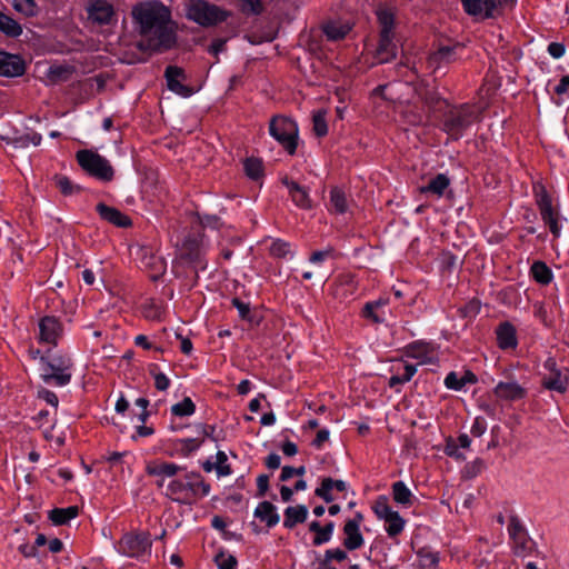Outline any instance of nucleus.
<instances>
[{
  "instance_id": "f3484780",
  "label": "nucleus",
  "mask_w": 569,
  "mask_h": 569,
  "mask_svg": "<svg viewBox=\"0 0 569 569\" xmlns=\"http://www.w3.org/2000/svg\"><path fill=\"white\" fill-rule=\"evenodd\" d=\"M281 183L288 188L289 196L293 203L303 210L312 209V200L309 191L298 182L289 179L287 176L281 179Z\"/></svg>"
},
{
  "instance_id": "7c9ffc66",
  "label": "nucleus",
  "mask_w": 569,
  "mask_h": 569,
  "mask_svg": "<svg viewBox=\"0 0 569 569\" xmlns=\"http://www.w3.org/2000/svg\"><path fill=\"white\" fill-rule=\"evenodd\" d=\"M79 515L78 506H69L67 508H53L49 511L48 518L56 526L67 525L71 519Z\"/></svg>"
},
{
  "instance_id": "a19ab883",
  "label": "nucleus",
  "mask_w": 569,
  "mask_h": 569,
  "mask_svg": "<svg viewBox=\"0 0 569 569\" xmlns=\"http://www.w3.org/2000/svg\"><path fill=\"white\" fill-rule=\"evenodd\" d=\"M350 31V28L346 24H339L336 22H329L323 26V33L328 38V40L331 41H338L343 39L348 32Z\"/></svg>"
},
{
  "instance_id": "680f3d73",
  "label": "nucleus",
  "mask_w": 569,
  "mask_h": 569,
  "mask_svg": "<svg viewBox=\"0 0 569 569\" xmlns=\"http://www.w3.org/2000/svg\"><path fill=\"white\" fill-rule=\"evenodd\" d=\"M217 462H216V471L219 477H224L231 475L232 470L229 465H227L228 457L224 451L217 452Z\"/></svg>"
},
{
  "instance_id": "5fc2aeb1",
  "label": "nucleus",
  "mask_w": 569,
  "mask_h": 569,
  "mask_svg": "<svg viewBox=\"0 0 569 569\" xmlns=\"http://www.w3.org/2000/svg\"><path fill=\"white\" fill-rule=\"evenodd\" d=\"M231 305L238 310L239 317L242 320H246L250 323H258L259 321L254 318V316L251 313L250 305L247 302H243L239 298H233L231 300Z\"/></svg>"
},
{
  "instance_id": "052dcab7",
  "label": "nucleus",
  "mask_w": 569,
  "mask_h": 569,
  "mask_svg": "<svg viewBox=\"0 0 569 569\" xmlns=\"http://www.w3.org/2000/svg\"><path fill=\"white\" fill-rule=\"evenodd\" d=\"M373 511L379 519L386 520L395 510L388 505L386 497H380L373 506Z\"/></svg>"
},
{
  "instance_id": "58836bf2",
  "label": "nucleus",
  "mask_w": 569,
  "mask_h": 569,
  "mask_svg": "<svg viewBox=\"0 0 569 569\" xmlns=\"http://www.w3.org/2000/svg\"><path fill=\"white\" fill-rule=\"evenodd\" d=\"M0 19V32L7 37L18 38L22 33V27L11 17L2 13Z\"/></svg>"
},
{
  "instance_id": "bb28decb",
  "label": "nucleus",
  "mask_w": 569,
  "mask_h": 569,
  "mask_svg": "<svg viewBox=\"0 0 569 569\" xmlns=\"http://www.w3.org/2000/svg\"><path fill=\"white\" fill-rule=\"evenodd\" d=\"M283 527L293 529L298 523H303L308 518V508L305 505L290 506L283 512Z\"/></svg>"
},
{
  "instance_id": "864d4df0",
  "label": "nucleus",
  "mask_w": 569,
  "mask_h": 569,
  "mask_svg": "<svg viewBox=\"0 0 569 569\" xmlns=\"http://www.w3.org/2000/svg\"><path fill=\"white\" fill-rule=\"evenodd\" d=\"M14 10L26 17H33L38 12V6L34 0H12Z\"/></svg>"
},
{
  "instance_id": "2eb2a0df",
  "label": "nucleus",
  "mask_w": 569,
  "mask_h": 569,
  "mask_svg": "<svg viewBox=\"0 0 569 569\" xmlns=\"http://www.w3.org/2000/svg\"><path fill=\"white\" fill-rule=\"evenodd\" d=\"M403 352L408 358L418 360L420 365L435 362V348L431 343L422 340L410 342L403 348Z\"/></svg>"
},
{
  "instance_id": "c9c22d12",
  "label": "nucleus",
  "mask_w": 569,
  "mask_h": 569,
  "mask_svg": "<svg viewBox=\"0 0 569 569\" xmlns=\"http://www.w3.org/2000/svg\"><path fill=\"white\" fill-rule=\"evenodd\" d=\"M393 500L405 507L412 505L413 495L403 481H396L391 486Z\"/></svg>"
},
{
  "instance_id": "b1692460",
  "label": "nucleus",
  "mask_w": 569,
  "mask_h": 569,
  "mask_svg": "<svg viewBox=\"0 0 569 569\" xmlns=\"http://www.w3.org/2000/svg\"><path fill=\"white\" fill-rule=\"evenodd\" d=\"M253 516L261 522H264L268 528H272L280 521V516L277 512L276 506L270 501H261L254 509Z\"/></svg>"
},
{
  "instance_id": "79ce46f5",
  "label": "nucleus",
  "mask_w": 569,
  "mask_h": 569,
  "mask_svg": "<svg viewBox=\"0 0 569 569\" xmlns=\"http://www.w3.org/2000/svg\"><path fill=\"white\" fill-rule=\"evenodd\" d=\"M458 48H461V46H442L436 52L432 53L431 60L438 63H450L456 60V50Z\"/></svg>"
},
{
  "instance_id": "49530a36",
  "label": "nucleus",
  "mask_w": 569,
  "mask_h": 569,
  "mask_svg": "<svg viewBox=\"0 0 569 569\" xmlns=\"http://www.w3.org/2000/svg\"><path fill=\"white\" fill-rule=\"evenodd\" d=\"M202 443L203 439L199 437L177 440V445H179L178 450L183 457H189L193 451L198 450Z\"/></svg>"
},
{
  "instance_id": "4468645a",
  "label": "nucleus",
  "mask_w": 569,
  "mask_h": 569,
  "mask_svg": "<svg viewBox=\"0 0 569 569\" xmlns=\"http://www.w3.org/2000/svg\"><path fill=\"white\" fill-rule=\"evenodd\" d=\"M26 72V63L18 54L0 50V76L7 78L20 77Z\"/></svg>"
},
{
  "instance_id": "1a4fd4ad",
  "label": "nucleus",
  "mask_w": 569,
  "mask_h": 569,
  "mask_svg": "<svg viewBox=\"0 0 569 569\" xmlns=\"http://www.w3.org/2000/svg\"><path fill=\"white\" fill-rule=\"evenodd\" d=\"M533 192L542 221L549 227L552 236L558 238L560 236L561 226L558 222V212L552 207V199L549 192L542 184L533 187Z\"/></svg>"
},
{
  "instance_id": "0eeeda50",
  "label": "nucleus",
  "mask_w": 569,
  "mask_h": 569,
  "mask_svg": "<svg viewBox=\"0 0 569 569\" xmlns=\"http://www.w3.org/2000/svg\"><path fill=\"white\" fill-rule=\"evenodd\" d=\"M76 159L80 168L98 181L108 183L114 179V169L110 161L97 151L81 149L77 151Z\"/></svg>"
},
{
  "instance_id": "ea45409f",
  "label": "nucleus",
  "mask_w": 569,
  "mask_h": 569,
  "mask_svg": "<svg viewBox=\"0 0 569 569\" xmlns=\"http://www.w3.org/2000/svg\"><path fill=\"white\" fill-rule=\"evenodd\" d=\"M385 521L387 523L386 531L389 537H397L405 529L406 520L398 511H393Z\"/></svg>"
},
{
  "instance_id": "20e7f679",
  "label": "nucleus",
  "mask_w": 569,
  "mask_h": 569,
  "mask_svg": "<svg viewBox=\"0 0 569 569\" xmlns=\"http://www.w3.org/2000/svg\"><path fill=\"white\" fill-rule=\"evenodd\" d=\"M184 10L186 18L202 28L217 27L233 16L232 11L208 0H189Z\"/></svg>"
},
{
  "instance_id": "603ef678",
  "label": "nucleus",
  "mask_w": 569,
  "mask_h": 569,
  "mask_svg": "<svg viewBox=\"0 0 569 569\" xmlns=\"http://www.w3.org/2000/svg\"><path fill=\"white\" fill-rule=\"evenodd\" d=\"M313 132L317 137L322 138L328 133V124L326 120V111L319 110L312 117Z\"/></svg>"
},
{
  "instance_id": "de8ad7c7",
  "label": "nucleus",
  "mask_w": 569,
  "mask_h": 569,
  "mask_svg": "<svg viewBox=\"0 0 569 569\" xmlns=\"http://www.w3.org/2000/svg\"><path fill=\"white\" fill-rule=\"evenodd\" d=\"M170 411L176 417H189L194 413L196 405L191 398L186 397L182 401L174 403Z\"/></svg>"
},
{
  "instance_id": "dca6fc26",
  "label": "nucleus",
  "mask_w": 569,
  "mask_h": 569,
  "mask_svg": "<svg viewBox=\"0 0 569 569\" xmlns=\"http://www.w3.org/2000/svg\"><path fill=\"white\" fill-rule=\"evenodd\" d=\"M463 10L467 14L483 19L493 18V12L500 4V0H461Z\"/></svg>"
},
{
  "instance_id": "9b49d317",
  "label": "nucleus",
  "mask_w": 569,
  "mask_h": 569,
  "mask_svg": "<svg viewBox=\"0 0 569 569\" xmlns=\"http://www.w3.org/2000/svg\"><path fill=\"white\" fill-rule=\"evenodd\" d=\"M415 91L420 101L428 109L429 117L432 121L450 103L447 99L440 96L437 89L429 87L427 83L418 84Z\"/></svg>"
},
{
  "instance_id": "c03bdc74",
  "label": "nucleus",
  "mask_w": 569,
  "mask_h": 569,
  "mask_svg": "<svg viewBox=\"0 0 569 569\" xmlns=\"http://www.w3.org/2000/svg\"><path fill=\"white\" fill-rule=\"evenodd\" d=\"M213 561L218 569H237L238 566L237 558L223 549L216 553Z\"/></svg>"
},
{
  "instance_id": "4be33fe9",
  "label": "nucleus",
  "mask_w": 569,
  "mask_h": 569,
  "mask_svg": "<svg viewBox=\"0 0 569 569\" xmlns=\"http://www.w3.org/2000/svg\"><path fill=\"white\" fill-rule=\"evenodd\" d=\"M568 372V369H566V373H563L561 369H558L555 372H549L548 375H545L541 379L542 387L550 391L565 393L569 386Z\"/></svg>"
},
{
  "instance_id": "f03ea898",
  "label": "nucleus",
  "mask_w": 569,
  "mask_h": 569,
  "mask_svg": "<svg viewBox=\"0 0 569 569\" xmlns=\"http://www.w3.org/2000/svg\"><path fill=\"white\" fill-rule=\"evenodd\" d=\"M477 121H479V112L470 103H449L433 120L436 127L452 141L460 140Z\"/></svg>"
},
{
  "instance_id": "393cba45",
  "label": "nucleus",
  "mask_w": 569,
  "mask_h": 569,
  "mask_svg": "<svg viewBox=\"0 0 569 569\" xmlns=\"http://www.w3.org/2000/svg\"><path fill=\"white\" fill-rule=\"evenodd\" d=\"M345 539L342 541L343 548H346L349 551L358 550L360 549L365 539L360 531V528L357 527V525L346 523L342 528Z\"/></svg>"
},
{
  "instance_id": "f8f14e48",
  "label": "nucleus",
  "mask_w": 569,
  "mask_h": 569,
  "mask_svg": "<svg viewBox=\"0 0 569 569\" xmlns=\"http://www.w3.org/2000/svg\"><path fill=\"white\" fill-rule=\"evenodd\" d=\"M39 343H47L57 347L63 336V325L54 316H44L40 318L39 323Z\"/></svg>"
},
{
  "instance_id": "a18cd8bd",
  "label": "nucleus",
  "mask_w": 569,
  "mask_h": 569,
  "mask_svg": "<svg viewBox=\"0 0 569 569\" xmlns=\"http://www.w3.org/2000/svg\"><path fill=\"white\" fill-rule=\"evenodd\" d=\"M269 253L273 258L283 259L292 256L291 244L282 239H276L271 242Z\"/></svg>"
},
{
  "instance_id": "e2e57ef3",
  "label": "nucleus",
  "mask_w": 569,
  "mask_h": 569,
  "mask_svg": "<svg viewBox=\"0 0 569 569\" xmlns=\"http://www.w3.org/2000/svg\"><path fill=\"white\" fill-rule=\"evenodd\" d=\"M70 70L66 66H52L49 68L48 78L53 81H64L68 78Z\"/></svg>"
},
{
  "instance_id": "cd10ccee",
  "label": "nucleus",
  "mask_w": 569,
  "mask_h": 569,
  "mask_svg": "<svg viewBox=\"0 0 569 569\" xmlns=\"http://www.w3.org/2000/svg\"><path fill=\"white\" fill-rule=\"evenodd\" d=\"M348 551L346 548L340 547L327 549L321 558H317V569H333L332 562L341 563L348 559Z\"/></svg>"
},
{
  "instance_id": "5701e85b",
  "label": "nucleus",
  "mask_w": 569,
  "mask_h": 569,
  "mask_svg": "<svg viewBox=\"0 0 569 569\" xmlns=\"http://www.w3.org/2000/svg\"><path fill=\"white\" fill-rule=\"evenodd\" d=\"M398 53L397 43L393 41V33L379 34L377 58L380 63H387L396 59Z\"/></svg>"
},
{
  "instance_id": "aec40b11",
  "label": "nucleus",
  "mask_w": 569,
  "mask_h": 569,
  "mask_svg": "<svg viewBox=\"0 0 569 569\" xmlns=\"http://www.w3.org/2000/svg\"><path fill=\"white\" fill-rule=\"evenodd\" d=\"M96 211L102 220L116 227L128 228L132 224L131 219L127 214L122 213L119 209L114 207L107 206L103 202H99L96 206Z\"/></svg>"
},
{
  "instance_id": "69168bd1",
  "label": "nucleus",
  "mask_w": 569,
  "mask_h": 569,
  "mask_svg": "<svg viewBox=\"0 0 569 569\" xmlns=\"http://www.w3.org/2000/svg\"><path fill=\"white\" fill-rule=\"evenodd\" d=\"M461 381V377L456 371H450L445 378V386L447 389L460 391L465 387Z\"/></svg>"
},
{
  "instance_id": "f257e3e1",
  "label": "nucleus",
  "mask_w": 569,
  "mask_h": 569,
  "mask_svg": "<svg viewBox=\"0 0 569 569\" xmlns=\"http://www.w3.org/2000/svg\"><path fill=\"white\" fill-rule=\"evenodd\" d=\"M131 17L141 36L138 48L143 51L162 53L177 44V23L171 10L159 0L136 3Z\"/></svg>"
},
{
  "instance_id": "2f4dec72",
  "label": "nucleus",
  "mask_w": 569,
  "mask_h": 569,
  "mask_svg": "<svg viewBox=\"0 0 569 569\" xmlns=\"http://www.w3.org/2000/svg\"><path fill=\"white\" fill-rule=\"evenodd\" d=\"M8 144H11L16 149L28 148L30 144L39 146L42 141L40 133L36 131L26 132L22 134H16L6 139Z\"/></svg>"
},
{
  "instance_id": "0e129e2a",
  "label": "nucleus",
  "mask_w": 569,
  "mask_h": 569,
  "mask_svg": "<svg viewBox=\"0 0 569 569\" xmlns=\"http://www.w3.org/2000/svg\"><path fill=\"white\" fill-rule=\"evenodd\" d=\"M198 436H201L204 440V438H208L214 442H218L220 437L216 432V426L213 425H206V423H199L196 426Z\"/></svg>"
},
{
  "instance_id": "8fccbe9b",
  "label": "nucleus",
  "mask_w": 569,
  "mask_h": 569,
  "mask_svg": "<svg viewBox=\"0 0 569 569\" xmlns=\"http://www.w3.org/2000/svg\"><path fill=\"white\" fill-rule=\"evenodd\" d=\"M158 365L151 363L149 366V373L154 379V387L159 391H166L170 387V379L163 373L160 372Z\"/></svg>"
},
{
  "instance_id": "ddd939ff",
  "label": "nucleus",
  "mask_w": 569,
  "mask_h": 569,
  "mask_svg": "<svg viewBox=\"0 0 569 569\" xmlns=\"http://www.w3.org/2000/svg\"><path fill=\"white\" fill-rule=\"evenodd\" d=\"M164 79L168 89L182 98H189L196 93L192 87L182 83V81L187 80V74L181 67L168 66L164 70Z\"/></svg>"
},
{
  "instance_id": "13d9d810",
  "label": "nucleus",
  "mask_w": 569,
  "mask_h": 569,
  "mask_svg": "<svg viewBox=\"0 0 569 569\" xmlns=\"http://www.w3.org/2000/svg\"><path fill=\"white\" fill-rule=\"evenodd\" d=\"M240 9L244 14L258 16L262 12L263 6L261 0H239Z\"/></svg>"
},
{
  "instance_id": "774afa93",
  "label": "nucleus",
  "mask_w": 569,
  "mask_h": 569,
  "mask_svg": "<svg viewBox=\"0 0 569 569\" xmlns=\"http://www.w3.org/2000/svg\"><path fill=\"white\" fill-rule=\"evenodd\" d=\"M481 309V303L478 299H472L469 302L465 305V307L461 309V312L465 317H476Z\"/></svg>"
},
{
  "instance_id": "09e8293b",
  "label": "nucleus",
  "mask_w": 569,
  "mask_h": 569,
  "mask_svg": "<svg viewBox=\"0 0 569 569\" xmlns=\"http://www.w3.org/2000/svg\"><path fill=\"white\" fill-rule=\"evenodd\" d=\"M417 556L419 558V566L422 569L437 567L440 560L438 552H433L427 548H421L417 552Z\"/></svg>"
},
{
  "instance_id": "c756f323",
  "label": "nucleus",
  "mask_w": 569,
  "mask_h": 569,
  "mask_svg": "<svg viewBox=\"0 0 569 569\" xmlns=\"http://www.w3.org/2000/svg\"><path fill=\"white\" fill-rule=\"evenodd\" d=\"M450 186V179L445 173H438L429 180L426 186L419 188L420 193H432L437 197H442L446 189Z\"/></svg>"
},
{
  "instance_id": "473e14b6",
  "label": "nucleus",
  "mask_w": 569,
  "mask_h": 569,
  "mask_svg": "<svg viewBox=\"0 0 569 569\" xmlns=\"http://www.w3.org/2000/svg\"><path fill=\"white\" fill-rule=\"evenodd\" d=\"M530 273L535 281L543 286L549 284L553 279L551 269L546 262L540 260H537L531 264Z\"/></svg>"
},
{
  "instance_id": "a878e982",
  "label": "nucleus",
  "mask_w": 569,
  "mask_h": 569,
  "mask_svg": "<svg viewBox=\"0 0 569 569\" xmlns=\"http://www.w3.org/2000/svg\"><path fill=\"white\" fill-rule=\"evenodd\" d=\"M186 468L179 465H176L173 462H149L146 467V472L148 476H154V477H173L179 471L184 470Z\"/></svg>"
},
{
  "instance_id": "423d86ee",
  "label": "nucleus",
  "mask_w": 569,
  "mask_h": 569,
  "mask_svg": "<svg viewBox=\"0 0 569 569\" xmlns=\"http://www.w3.org/2000/svg\"><path fill=\"white\" fill-rule=\"evenodd\" d=\"M203 240V233L190 232L183 238L182 243L179 247V258L188 262L193 269L194 283H197L199 279V271H204L207 269V260L204 258L207 249Z\"/></svg>"
},
{
  "instance_id": "6e6552de",
  "label": "nucleus",
  "mask_w": 569,
  "mask_h": 569,
  "mask_svg": "<svg viewBox=\"0 0 569 569\" xmlns=\"http://www.w3.org/2000/svg\"><path fill=\"white\" fill-rule=\"evenodd\" d=\"M269 133L290 156L296 153L299 136L295 120L283 116L272 117L269 122Z\"/></svg>"
},
{
  "instance_id": "c85d7f7f",
  "label": "nucleus",
  "mask_w": 569,
  "mask_h": 569,
  "mask_svg": "<svg viewBox=\"0 0 569 569\" xmlns=\"http://www.w3.org/2000/svg\"><path fill=\"white\" fill-rule=\"evenodd\" d=\"M348 207V197L343 189L339 187L331 188L328 210L336 214H343Z\"/></svg>"
},
{
  "instance_id": "338daca9",
  "label": "nucleus",
  "mask_w": 569,
  "mask_h": 569,
  "mask_svg": "<svg viewBox=\"0 0 569 569\" xmlns=\"http://www.w3.org/2000/svg\"><path fill=\"white\" fill-rule=\"evenodd\" d=\"M149 403L150 402L147 398H138L134 401V405L141 408L140 412L136 415L138 421L141 423H146L150 417V411L148 410Z\"/></svg>"
},
{
  "instance_id": "4c0bfd02",
  "label": "nucleus",
  "mask_w": 569,
  "mask_h": 569,
  "mask_svg": "<svg viewBox=\"0 0 569 569\" xmlns=\"http://www.w3.org/2000/svg\"><path fill=\"white\" fill-rule=\"evenodd\" d=\"M53 182L59 191L66 197L80 193L83 190L80 184L73 183L67 176L63 174H56L53 177Z\"/></svg>"
},
{
  "instance_id": "72a5a7b5",
  "label": "nucleus",
  "mask_w": 569,
  "mask_h": 569,
  "mask_svg": "<svg viewBox=\"0 0 569 569\" xmlns=\"http://www.w3.org/2000/svg\"><path fill=\"white\" fill-rule=\"evenodd\" d=\"M386 305L387 300L383 299L368 301L361 310V317L370 320L373 323H382L385 318L379 313L378 310Z\"/></svg>"
},
{
  "instance_id": "412c9836",
  "label": "nucleus",
  "mask_w": 569,
  "mask_h": 569,
  "mask_svg": "<svg viewBox=\"0 0 569 569\" xmlns=\"http://www.w3.org/2000/svg\"><path fill=\"white\" fill-rule=\"evenodd\" d=\"M497 345L502 350L515 349L518 346L516 327L509 322H501L496 329Z\"/></svg>"
},
{
  "instance_id": "a211bd4d",
  "label": "nucleus",
  "mask_w": 569,
  "mask_h": 569,
  "mask_svg": "<svg viewBox=\"0 0 569 569\" xmlns=\"http://www.w3.org/2000/svg\"><path fill=\"white\" fill-rule=\"evenodd\" d=\"M114 9L107 0H94L88 7L89 18L98 24H109L114 17Z\"/></svg>"
},
{
  "instance_id": "4d7b16f0",
  "label": "nucleus",
  "mask_w": 569,
  "mask_h": 569,
  "mask_svg": "<svg viewBox=\"0 0 569 569\" xmlns=\"http://www.w3.org/2000/svg\"><path fill=\"white\" fill-rule=\"evenodd\" d=\"M486 468V463L482 459L477 458L473 461L467 463L463 468V476L467 479L476 478Z\"/></svg>"
},
{
  "instance_id": "f704fd0d",
  "label": "nucleus",
  "mask_w": 569,
  "mask_h": 569,
  "mask_svg": "<svg viewBox=\"0 0 569 569\" xmlns=\"http://www.w3.org/2000/svg\"><path fill=\"white\" fill-rule=\"evenodd\" d=\"M416 372H417L416 365H409V363L405 365L402 373H396L389 378L388 387L391 389H395L397 392H399L400 389L398 387L409 382L412 379V377L416 375Z\"/></svg>"
},
{
  "instance_id": "6ab92c4d",
  "label": "nucleus",
  "mask_w": 569,
  "mask_h": 569,
  "mask_svg": "<svg viewBox=\"0 0 569 569\" xmlns=\"http://www.w3.org/2000/svg\"><path fill=\"white\" fill-rule=\"evenodd\" d=\"M493 395L501 400L518 401L527 397V389L515 381H500L493 388Z\"/></svg>"
},
{
  "instance_id": "39448f33",
  "label": "nucleus",
  "mask_w": 569,
  "mask_h": 569,
  "mask_svg": "<svg viewBox=\"0 0 569 569\" xmlns=\"http://www.w3.org/2000/svg\"><path fill=\"white\" fill-rule=\"evenodd\" d=\"M41 379L48 385L64 387L70 383L72 378L73 361L67 353H56L53 356H41Z\"/></svg>"
},
{
  "instance_id": "bf43d9fd",
  "label": "nucleus",
  "mask_w": 569,
  "mask_h": 569,
  "mask_svg": "<svg viewBox=\"0 0 569 569\" xmlns=\"http://www.w3.org/2000/svg\"><path fill=\"white\" fill-rule=\"evenodd\" d=\"M163 313V309L154 300H150L143 306V316L150 320H160Z\"/></svg>"
},
{
  "instance_id": "3c124183",
  "label": "nucleus",
  "mask_w": 569,
  "mask_h": 569,
  "mask_svg": "<svg viewBox=\"0 0 569 569\" xmlns=\"http://www.w3.org/2000/svg\"><path fill=\"white\" fill-rule=\"evenodd\" d=\"M332 483L331 478L326 477L322 478L320 486L315 490V495L322 499L325 502L330 503L335 500V497L332 495Z\"/></svg>"
},
{
  "instance_id": "9d476101",
  "label": "nucleus",
  "mask_w": 569,
  "mask_h": 569,
  "mask_svg": "<svg viewBox=\"0 0 569 569\" xmlns=\"http://www.w3.org/2000/svg\"><path fill=\"white\" fill-rule=\"evenodd\" d=\"M151 545L148 533H127L121 538L119 549L128 557L142 558L150 555Z\"/></svg>"
},
{
  "instance_id": "e433bc0d",
  "label": "nucleus",
  "mask_w": 569,
  "mask_h": 569,
  "mask_svg": "<svg viewBox=\"0 0 569 569\" xmlns=\"http://www.w3.org/2000/svg\"><path fill=\"white\" fill-rule=\"evenodd\" d=\"M243 170L246 176L253 181H258L264 176L263 162L259 158H247L243 161Z\"/></svg>"
},
{
  "instance_id": "7ed1b4c3",
  "label": "nucleus",
  "mask_w": 569,
  "mask_h": 569,
  "mask_svg": "<svg viewBox=\"0 0 569 569\" xmlns=\"http://www.w3.org/2000/svg\"><path fill=\"white\" fill-rule=\"evenodd\" d=\"M211 486L200 472L190 471L182 479H172L166 488V497L174 502L189 505L198 498L207 497Z\"/></svg>"
},
{
  "instance_id": "6e6d98bb",
  "label": "nucleus",
  "mask_w": 569,
  "mask_h": 569,
  "mask_svg": "<svg viewBox=\"0 0 569 569\" xmlns=\"http://www.w3.org/2000/svg\"><path fill=\"white\" fill-rule=\"evenodd\" d=\"M516 547L517 555H526L531 550L532 541L528 536V532L525 531L522 533L510 537Z\"/></svg>"
},
{
  "instance_id": "37998d69",
  "label": "nucleus",
  "mask_w": 569,
  "mask_h": 569,
  "mask_svg": "<svg viewBox=\"0 0 569 569\" xmlns=\"http://www.w3.org/2000/svg\"><path fill=\"white\" fill-rule=\"evenodd\" d=\"M378 22L380 24V34L393 33L395 28V14L387 9H380L377 11Z\"/></svg>"
}]
</instances>
